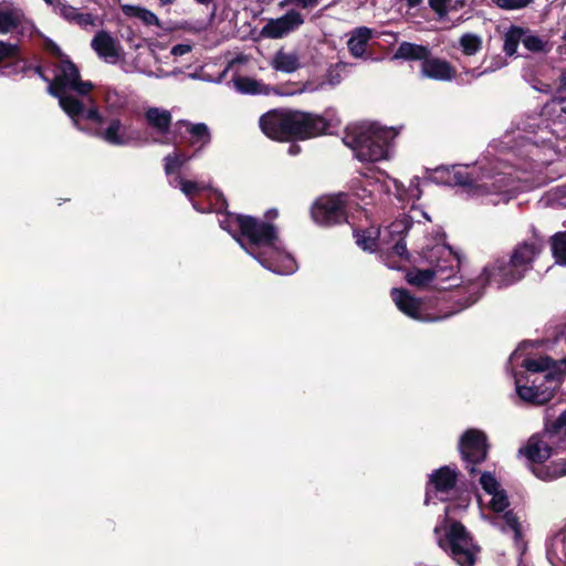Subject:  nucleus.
Listing matches in <instances>:
<instances>
[{"mask_svg":"<svg viewBox=\"0 0 566 566\" xmlns=\"http://www.w3.org/2000/svg\"><path fill=\"white\" fill-rule=\"evenodd\" d=\"M392 253L400 258H403V256L408 258V250H407L405 239H398L396 241L395 245L392 247Z\"/></svg>","mask_w":566,"mask_h":566,"instance_id":"49","label":"nucleus"},{"mask_svg":"<svg viewBox=\"0 0 566 566\" xmlns=\"http://www.w3.org/2000/svg\"><path fill=\"white\" fill-rule=\"evenodd\" d=\"M279 216V211L275 209V208H272V209H269L265 213H264V221H269L271 222V220H274L276 219Z\"/></svg>","mask_w":566,"mask_h":566,"instance_id":"55","label":"nucleus"},{"mask_svg":"<svg viewBox=\"0 0 566 566\" xmlns=\"http://www.w3.org/2000/svg\"><path fill=\"white\" fill-rule=\"evenodd\" d=\"M560 360L556 361L545 355L538 358H526L522 366L531 373H546L543 380L538 382V377L532 380V385H520L516 379V391L518 397L533 405H545L552 400L556 389L562 384L566 370L562 368Z\"/></svg>","mask_w":566,"mask_h":566,"instance_id":"3","label":"nucleus"},{"mask_svg":"<svg viewBox=\"0 0 566 566\" xmlns=\"http://www.w3.org/2000/svg\"><path fill=\"white\" fill-rule=\"evenodd\" d=\"M326 77L327 82L333 86L340 83V74L335 70H328Z\"/></svg>","mask_w":566,"mask_h":566,"instance_id":"51","label":"nucleus"},{"mask_svg":"<svg viewBox=\"0 0 566 566\" xmlns=\"http://www.w3.org/2000/svg\"><path fill=\"white\" fill-rule=\"evenodd\" d=\"M526 33L523 27L512 24L504 34L503 51L507 56H513L517 52L518 44L523 41Z\"/></svg>","mask_w":566,"mask_h":566,"instance_id":"29","label":"nucleus"},{"mask_svg":"<svg viewBox=\"0 0 566 566\" xmlns=\"http://www.w3.org/2000/svg\"><path fill=\"white\" fill-rule=\"evenodd\" d=\"M191 51V46L188 44H177L171 49L174 55H184Z\"/></svg>","mask_w":566,"mask_h":566,"instance_id":"52","label":"nucleus"},{"mask_svg":"<svg viewBox=\"0 0 566 566\" xmlns=\"http://www.w3.org/2000/svg\"><path fill=\"white\" fill-rule=\"evenodd\" d=\"M438 544L460 566H474L476 554L480 552L467 527L459 521L450 524L446 537L440 538Z\"/></svg>","mask_w":566,"mask_h":566,"instance_id":"8","label":"nucleus"},{"mask_svg":"<svg viewBox=\"0 0 566 566\" xmlns=\"http://www.w3.org/2000/svg\"><path fill=\"white\" fill-rule=\"evenodd\" d=\"M272 67L280 72L292 73L301 67V63L295 53H286L280 50L272 60Z\"/></svg>","mask_w":566,"mask_h":566,"instance_id":"27","label":"nucleus"},{"mask_svg":"<svg viewBox=\"0 0 566 566\" xmlns=\"http://www.w3.org/2000/svg\"><path fill=\"white\" fill-rule=\"evenodd\" d=\"M329 122L322 115L291 109L289 142L307 140L324 135Z\"/></svg>","mask_w":566,"mask_h":566,"instance_id":"11","label":"nucleus"},{"mask_svg":"<svg viewBox=\"0 0 566 566\" xmlns=\"http://www.w3.org/2000/svg\"><path fill=\"white\" fill-rule=\"evenodd\" d=\"M289 4H295L296 6V0H283L281 1L280 6L283 8L285 6H289Z\"/></svg>","mask_w":566,"mask_h":566,"instance_id":"59","label":"nucleus"},{"mask_svg":"<svg viewBox=\"0 0 566 566\" xmlns=\"http://www.w3.org/2000/svg\"><path fill=\"white\" fill-rule=\"evenodd\" d=\"M458 482V471L455 469H451L449 465H443L437 470H434L429 475V481L427 484V496L429 495V488L432 486L437 493H448L453 490ZM428 497L426 499V503H428Z\"/></svg>","mask_w":566,"mask_h":566,"instance_id":"18","label":"nucleus"},{"mask_svg":"<svg viewBox=\"0 0 566 566\" xmlns=\"http://www.w3.org/2000/svg\"><path fill=\"white\" fill-rule=\"evenodd\" d=\"M413 221L411 217L403 216L399 219H396L390 223L388 230L391 237L397 235L398 239H405L409 230L412 228Z\"/></svg>","mask_w":566,"mask_h":566,"instance_id":"39","label":"nucleus"},{"mask_svg":"<svg viewBox=\"0 0 566 566\" xmlns=\"http://www.w3.org/2000/svg\"><path fill=\"white\" fill-rule=\"evenodd\" d=\"M50 52L57 59H60V62L62 61L63 57H69L67 55H65L62 50L60 49L59 45H56L55 43H52L51 46H50Z\"/></svg>","mask_w":566,"mask_h":566,"instance_id":"54","label":"nucleus"},{"mask_svg":"<svg viewBox=\"0 0 566 566\" xmlns=\"http://www.w3.org/2000/svg\"><path fill=\"white\" fill-rule=\"evenodd\" d=\"M493 60H494V62H493L491 65L486 66V67L482 71V73H490V72H494V71H496V70H500V69H501V67H503L504 65H506V60H505L504 57H502V56H497V57H495V59H493Z\"/></svg>","mask_w":566,"mask_h":566,"instance_id":"50","label":"nucleus"},{"mask_svg":"<svg viewBox=\"0 0 566 566\" xmlns=\"http://www.w3.org/2000/svg\"><path fill=\"white\" fill-rule=\"evenodd\" d=\"M22 59H23L24 63L30 67H28L24 72H20L19 74H25L28 71H33L40 78H42L44 82H48L50 84V82L52 80H50V77L45 74L42 65L32 66L27 63V61L23 56H22Z\"/></svg>","mask_w":566,"mask_h":566,"instance_id":"48","label":"nucleus"},{"mask_svg":"<svg viewBox=\"0 0 566 566\" xmlns=\"http://www.w3.org/2000/svg\"><path fill=\"white\" fill-rule=\"evenodd\" d=\"M59 14L64 18L66 21L73 23L75 20V14L77 13V9L67 3L59 4Z\"/></svg>","mask_w":566,"mask_h":566,"instance_id":"44","label":"nucleus"},{"mask_svg":"<svg viewBox=\"0 0 566 566\" xmlns=\"http://www.w3.org/2000/svg\"><path fill=\"white\" fill-rule=\"evenodd\" d=\"M395 135L392 128L373 125L346 132L343 142L354 150L356 158L360 161L376 163L388 158Z\"/></svg>","mask_w":566,"mask_h":566,"instance_id":"4","label":"nucleus"},{"mask_svg":"<svg viewBox=\"0 0 566 566\" xmlns=\"http://www.w3.org/2000/svg\"><path fill=\"white\" fill-rule=\"evenodd\" d=\"M24 19L25 14L21 8L0 9V34L17 32L22 27Z\"/></svg>","mask_w":566,"mask_h":566,"instance_id":"23","label":"nucleus"},{"mask_svg":"<svg viewBox=\"0 0 566 566\" xmlns=\"http://www.w3.org/2000/svg\"><path fill=\"white\" fill-rule=\"evenodd\" d=\"M421 73L428 78L451 81L455 77L457 71L448 61L430 55L421 63Z\"/></svg>","mask_w":566,"mask_h":566,"instance_id":"20","label":"nucleus"},{"mask_svg":"<svg viewBox=\"0 0 566 566\" xmlns=\"http://www.w3.org/2000/svg\"><path fill=\"white\" fill-rule=\"evenodd\" d=\"M319 0H296V6L303 9L314 8L318 4Z\"/></svg>","mask_w":566,"mask_h":566,"instance_id":"53","label":"nucleus"},{"mask_svg":"<svg viewBox=\"0 0 566 566\" xmlns=\"http://www.w3.org/2000/svg\"><path fill=\"white\" fill-rule=\"evenodd\" d=\"M301 151V147L297 144H291L289 147L290 155H297Z\"/></svg>","mask_w":566,"mask_h":566,"instance_id":"57","label":"nucleus"},{"mask_svg":"<svg viewBox=\"0 0 566 566\" xmlns=\"http://www.w3.org/2000/svg\"><path fill=\"white\" fill-rule=\"evenodd\" d=\"M239 233L250 249L247 252L265 269L277 274H291L296 269L295 260L281 251L279 228L272 222L248 214L240 217Z\"/></svg>","mask_w":566,"mask_h":566,"instance_id":"2","label":"nucleus"},{"mask_svg":"<svg viewBox=\"0 0 566 566\" xmlns=\"http://www.w3.org/2000/svg\"><path fill=\"white\" fill-rule=\"evenodd\" d=\"M92 49L104 60H117L120 55V48L116 39L108 31L101 30L95 33L91 41Z\"/></svg>","mask_w":566,"mask_h":566,"instance_id":"19","label":"nucleus"},{"mask_svg":"<svg viewBox=\"0 0 566 566\" xmlns=\"http://www.w3.org/2000/svg\"><path fill=\"white\" fill-rule=\"evenodd\" d=\"M172 135L175 145H187L196 148L192 156H196L200 150L208 146L212 139L207 124H192L186 119H180L175 124Z\"/></svg>","mask_w":566,"mask_h":566,"instance_id":"12","label":"nucleus"},{"mask_svg":"<svg viewBox=\"0 0 566 566\" xmlns=\"http://www.w3.org/2000/svg\"><path fill=\"white\" fill-rule=\"evenodd\" d=\"M480 484L488 494H493L501 490L500 483L491 472H483L480 476Z\"/></svg>","mask_w":566,"mask_h":566,"instance_id":"41","label":"nucleus"},{"mask_svg":"<svg viewBox=\"0 0 566 566\" xmlns=\"http://www.w3.org/2000/svg\"><path fill=\"white\" fill-rule=\"evenodd\" d=\"M450 0H429L430 8L440 17L447 14V6Z\"/></svg>","mask_w":566,"mask_h":566,"instance_id":"47","label":"nucleus"},{"mask_svg":"<svg viewBox=\"0 0 566 566\" xmlns=\"http://www.w3.org/2000/svg\"><path fill=\"white\" fill-rule=\"evenodd\" d=\"M551 245L556 262L566 265V231L555 233L551 238Z\"/></svg>","mask_w":566,"mask_h":566,"instance_id":"34","label":"nucleus"},{"mask_svg":"<svg viewBox=\"0 0 566 566\" xmlns=\"http://www.w3.org/2000/svg\"><path fill=\"white\" fill-rule=\"evenodd\" d=\"M492 499L490 501V510L494 513H504L506 509L510 506V501L504 489L491 494Z\"/></svg>","mask_w":566,"mask_h":566,"instance_id":"40","label":"nucleus"},{"mask_svg":"<svg viewBox=\"0 0 566 566\" xmlns=\"http://www.w3.org/2000/svg\"><path fill=\"white\" fill-rule=\"evenodd\" d=\"M379 235L380 229L375 227L354 230L357 245L368 252H375L377 250Z\"/></svg>","mask_w":566,"mask_h":566,"instance_id":"26","label":"nucleus"},{"mask_svg":"<svg viewBox=\"0 0 566 566\" xmlns=\"http://www.w3.org/2000/svg\"><path fill=\"white\" fill-rule=\"evenodd\" d=\"M28 67L22 59L21 46L18 43L0 40V75H18Z\"/></svg>","mask_w":566,"mask_h":566,"instance_id":"15","label":"nucleus"},{"mask_svg":"<svg viewBox=\"0 0 566 566\" xmlns=\"http://www.w3.org/2000/svg\"><path fill=\"white\" fill-rule=\"evenodd\" d=\"M505 524L514 532V537L518 539L522 536V527L520 521L513 511H506L503 514Z\"/></svg>","mask_w":566,"mask_h":566,"instance_id":"43","label":"nucleus"},{"mask_svg":"<svg viewBox=\"0 0 566 566\" xmlns=\"http://www.w3.org/2000/svg\"><path fill=\"white\" fill-rule=\"evenodd\" d=\"M291 109L275 108L259 119L262 133L272 140L289 142Z\"/></svg>","mask_w":566,"mask_h":566,"instance_id":"13","label":"nucleus"},{"mask_svg":"<svg viewBox=\"0 0 566 566\" xmlns=\"http://www.w3.org/2000/svg\"><path fill=\"white\" fill-rule=\"evenodd\" d=\"M390 295L398 307V310L410 318L422 322H434L440 317L422 312V302L420 298L415 297L406 289L394 287Z\"/></svg>","mask_w":566,"mask_h":566,"instance_id":"14","label":"nucleus"},{"mask_svg":"<svg viewBox=\"0 0 566 566\" xmlns=\"http://www.w3.org/2000/svg\"><path fill=\"white\" fill-rule=\"evenodd\" d=\"M490 449L488 434L481 429L469 428L460 436L458 451L470 476L476 475V465L488 459Z\"/></svg>","mask_w":566,"mask_h":566,"instance_id":"10","label":"nucleus"},{"mask_svg":"<svg viewBox=\"0 0 566 566\" xmlns=\"http://www.w3.org/2000/svg\"><path fill=\"white\" fill-rule=\"evenodd\" d=\"M145 119L157 133L165 135L170 129L172 117L167 109L150 107L145 112Z\"/></svg>","mask_w":566,"mask_h":566,"instance_id":"25","label":"nucleus"},{"mask_svg":"<svg viewBox=\"0 0 566 566\" xmlns=\"http://www.w3.org/2000/svg\"><path fill=\"white\" fill-rule=\"evenodd\" d=\"M123 12L127 17H134L142 20L146 25H160L157 15L148 9L127 4L123 7Z\"/></svg>","mask_w":566,"mask_h":566,"instance_id":"30","label":"nucleus"},{"mask_svg":"<svg viewBox=\"0 0 566 566\" xmlns=\"http://www.w3.org/2000/svg\"><path fill=\"white\" fill-rule=\"evenodd\" d=\"M406 1H407V4L409 8H415L422 2V0H406Z\"/></svg>","mask_w":566,"mask_h":566,"instance_id":"58","label":"nucleus"},{"mask_svg":"<svg viewBox=\"0 0 566 566\" xmlns=\"http://www.w3.org/2000/svg\"><path fill=\"white\" fill-rule=\"evenodd\" d=\"M196 2H198L199 4H208L210 3L212 0H195Z\"/></svg>","mask_w":566,"mask_h":566,"instance_id":"63","label":"nucleus"},{"mask_svg":"<svg viewBox=\"0 0 566 566\" xmlns=\"http://www.w3.org/2000/svg\"><path fill=\"white\" fill-rule=\"evenodd\" d=\"M535 0H495V4L497 8L502 10H521L527 8Z\"/></svg>","mask_w":566,"mask_h":566,"instance_id":"42","label":"nucleus"},{"mask_svg":"<svg viewBox=\"0 0 566 566\" xmlns=\"http://www.w3.org/2000/svg\"><path fill=\"white\" fill-rule=\"evenodd\" d=\"M104 103L106 109L112 114H119L128 105L127 95L118 92L116 88L107 87L104 91Z\"/></svg>","mask_w":566,"mask_h":566,"instance_id":"28","label":"nucleus"},{"mask_svg":"<svg viewBox=\"0 0 566 566\" xmlns=\"http://www.w3.org/2000/svg\"><path fill=\"white\" fill-rule=\"evenodd\" d=\"M240 217H248V214L234 213L226 211L223 218L219 221L221 229L227 231L233 239L240 241L241 234L239 233V221Z\"/></svg>","mask_w":566,"mask_h":566,"instance_id":"35","label":"nucleus"},{"mask_svg":"<svg viewBox=\"0 0 566 566\" xmlns=\"http://www.w3.org/2000/svg\"><path fill=\"white\" fill-rule=\"evenodd\" d=\"M544 438L545 440L539 439L536 436H532L527 440L526 444L518 450V453L523 454L533 464L532 471L541 480H553L565 475V465L555 467L553 469L542 465L553 453L556 452L554 444L563 443V438H555V441L552 442L546 437V430L544 431Z\"/></svg>","mask_w":566,"mask_h":566,"instance_id":"7","label":"nucleus"},{"mask_svg":"<svg viewBox=\"0 0 566 566\" xmlns=\"http://www.w3.org/2000/svg\"><path fill=\"white\" fill-rule=\"evenodd\" d=\"M430 55L431 51L428 46L403 41L398 45L394 54V59L405 61H421L422 63L426 62Z\"/></svg>","mask_w":566,"mask_h":566,"instance_id":"24","label":"nucleus"},{"mask_svg":"<svg viewBox=\"0 0 566 566\" xmlns=\"http://www.w3.org/2000/svg\"><path fill=\"white\" fill-rule=\"evenodd\" d=\"M450 181L464 188L472 197L505 195L512 187V179L506 174H476L475 170L469 171L468 168H453L450 172Z\"/></svg>","mask_w":566,"mask_h":566,"instance_id":"5","label":"nucleus"},{"mask_svg":"<svg viewBox=\"0 0 566 566\" xmlns=\"http://www.w3.org/2000/svg\"><path fill=\"white\" fill-rule=\"evenodd\" d=\"M303 23L302 14L295 10H290L277 19H271L262 28L261 34L270 39H281Z\"/></svg>","mask_w":566,"mask_h":566,"instance_id":"16","label":"nucleus"},{"mask_svg":"<svg viewBox=\"0 0 566 566\" xmlns=\"http://www.w3.org/2000/svg\"><path fill=\"white\" fill-rule=\"evenodd\" d=\"M524 279L522 272L515 268L509 258H497L489 262L481 274L469 286L471 304L475 303L488 285H495L497 289L511 286Z\"/></svg>","mask_w":566,"mask_h":566,"instance_id":"6","label":"nucleus"},{"mask_svg":"<svg viewBox=\"0 0 566 566\" xmlns=\"http://www.w3.org/2000/svg\"><path fill=\"white\" fill-rule=\"evenodd\" d=\"M563 438L566 443V409L551 423H546V437L554 442L555 438Z\"/></svg>","mask_w":566,"mask_h":566,"instance_id":"32","label":"nucleus"},{"mask_svg":"<svg viewBox=\"0 0 566 566\" xmlns=\"http://www.w3.org/2000/svg\"><path fill=\"white\" fill-rule=\"evenodd\" d=\"M446 253L442 248L432 249L430 252V261L432 264L431 271H434V279L441 281H448L452 279L457 273V266L453 264L454 260L450 253H447V258H442L441 254Z\"/></svg>","mask_w":566,"mask_h":566,"instance_id":"21","label":"nucleus"},{"mask_svg":"<svg viewBox=\"0 0 566 566\" xmlns=\"http://www.w3.org/2000/svg\"><path fill=\"white\" fill-rule=\"evenodd\" d=\"M465 74L467 75H470L471 78H478L480 77L481 75H483L484 73L481 72H478L476 69H472V70H467L465 71Z\"/></svg>","mask_w":566,"mask_h":566,"instance_id":"56","label":"nucleus"},{"mask_svg":"<svg viewBox=\"0 0 566 566\" xmlns=\"http://www.w3.org/2000/svg\"><path fill=\"white\" fill-rule=\"evenodd\" d=\"M395 187L398 191L403 189V185L399 180H395Z\"/></svg>","mask_w":566,"mask_h":566,"instance_id":"62","label":"nucleus"},{"mask_svg":"<svg viewBox=\"0 0 566 566\" xmlns=\"http://www.w3.org/2000/svg\"><path fill=\"white\" fill-rule=\"evenodd\" d=\"M373 39V30L367 27L355 28L347 41V48L352 56L364 57L368 42Z\"/></svg>","mask_w":566,"mask_h":566,"instance_id":"22","label":"nucleus"},{"mask_svg":"<svg viewBox=\"0 0 566 566\" xmlns=\"http://www.w3.org/2000/svg\"><path fill=\"white\" fill-rule=\"evenodd\" d=\"M176 0H159V4L161 7H165V6H168V4H171L174 3Z\"/></svg>","mask_w":566,"mask_h":566,"instance_id":"61","label":"nucleus"},{"mask_svg":"<svg viewBox=\"0 0 566 566\" xmlns=\"http://www.w3.org/2000/svg\"><path fill=\"white\" fill-rule=\"evenodd\" d=\"M179 184L181 191L188 197L192 196L199 189L198 184L196 181L179 178Z\"/></svg>","mask_w":566,"mask_h":566,"instance_id":"46","label":"nucleus"},{"mask_svg":"<svg viewBox=\"0 0 566 566\" xmlns=\"http://www.w3.org/2000/svg\"><path fill=\"white\" fill-rule=\"evenodd\" d=\"M406 280L410 285L422 287L434 280V271H431V268L424 270L413 269L407 272Z\"/></svg>","mask_w":566,"mask_h":566,"instance_id":"33","label":"nucleus"},{"mask_svg":"<svg viewBox=\"0 0 566 566\" xmlns=\"http://www.w3.org/2000/svg\"><path fill=\"white\" fill-rule=\"evenodd\" d=\"M459 44L463 54L471 56L482 49V39L473 33H464L461 35Z\"/></svg>","mask_w":566,"mask_h":566,"instance_id":"37","label":"nucleus"},{"mask_svg":"<svg viewBox=\"0 0 566 566\" xmlns=\"http://www.w3.org/2000/svg\"><path fill=\"white\" fill-rule=\"evenodd\" d=\"M233 82L235 88L242 94L256 95L268 93L263 90L264 86L262 83L248 76H237Z\"/></svg>","mask_w":566,"mask_h":566,"instance_id":"31","label":"nucleus"},{"mask_svg":"<svg viewBox=\"0 0 566 566\" xmlns=\"http://www.w3.org/2000/svg\"><path fill=\"white\" fill-rule=\"evenodd\" d=\"M543 247L541 243L524 241L518 243L510 254L512 263L525 276L533 269L535 259L541 254Z\"/></svg>","mask_w":566,"mask_h":566,"instance_id":"17","label":"nucleus"},{"mask_svg":"<svg viewBox=\"0 0 566 566\" xmlns=\"http://www.w3.org/2000/svg\"><path fill=\"white\" fill-rule=\"evenodd\" d=\"M73 23H75L80 27L94 25L95 18L92 13H83V12L77 11Z\"/></svg>","mask_w":566,"mask_h":566,"instance_id":"45","label":"nucleus"},{"mask_svg":"<svg viewBox=\"0 0 566 566\" xmlns=\"http://www.w3.org/2000/svg\"><path fill=\"white\" fill-rule=\"evenodd\" d=\"M526 33L523 35L522 44L532 53H539L545 51L547 44L541 36L534 34L528 28H524Z\"/></svg>","mask_w":566,"mask_h":566,"instance_id":"38","label":"nucleus"},{"mask_svg":"<svg viewBox=\"0 0 566 566\" xmlns=\"http://www.w3.org/2000/svg\"><path fill=\"white\" fill-rule=\"evenodd\" d=\"M193 156H188L184 153H171L164 158V170L167 176H170L178 171L187 161Z\"/></svg>","mask_w":566,"mask_h":566,"instance_id":"36","label":"nucleus"},{"mask_svg":"<svg viewBox=\"0 0 566 566\" xmlns=\"http://www.w3.org/2000/svg\"><path fill=\"white\" fill-rule=\"evenodd\" d=\"M219 197L221 199V206L227 209L228 207V202H227V199L224 198V196L222 193H219Z\"/></svg>","mask_w":566,"mask_h":566,"instance_id":"60","label":"nucleus"},{"mask_svg":"<svg viewBox=\"0 0 566 566\" xmlns=\"http://www.w3.org/2000/svg\"><path fill=\"white\" fill-rule=\"evenodd\" d=\"M59 70L60 74L48 85V93L59 99L60 107L71 118L73 125L78 130L101 138L111 145H127L129 138L118 117L111 118L107 127H104L106 119L96 105L86 108L80 98L66 94V90H71L81 96H86L94 87L92 82L81 78L77 65L70 57H63Z\"/></svg>","mask_w":566,"mask_h":566,"instance_id":"1","label":"nucleus"},{"mask_svg":"<svg viewBox=\"0 0 566 566\" xmlns=\"http://www.w3.org/2000/svg\"><path fill=\"white\" fill-rule=\"evenodd\" d=\"M46 4L52 6L54 3V0H43Z\"/></svg>","mask_w":566,"mask_h":566,"instance_id":"64","label":"nucleus"},{"mask_svg":"<svg viewBox=\"0 0 566 566\" xmlns=\"http://www.w3.org/2000/svg\"><path fill=\"white\" fill-rule=\"evenodd\" d=\"M350 202L347 192L321 196L311 207V217L317 226L325 228L347 223Z\"/></svg>","mask_w":566,"mask_h":566,"instance_id":"9","label":"nucleus"}]
</instances>
